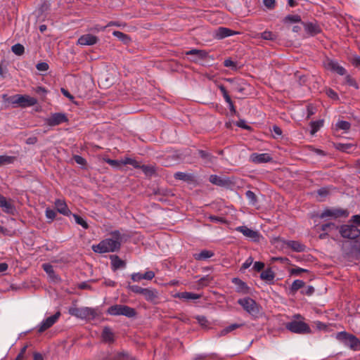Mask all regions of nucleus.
Returning a JSON list of instances; mask_svg holds the SVG:
<instances>
[{"mask_svg": "<svg viewBox=\"0 0 360 360\" xmlns=\"http://www.w3.org/2000/svg\"><path fill=\"white\" fill-rule=\"evenodd\" d=\"M238 32H234L229 28L226 27H219L215 33L216 38L220 39H223L224 37L231 36L236 34H238Z\"/></svg>", "mask_w": 360, "mask_h": 360, "instance_id": "nucleus-21", "label": "nucleus"}, {"mask_svg": "<svg viewBox=\"0 0 360 360\" xmlns=\"http://www.w3.org/2000/svg\"><path fill=\"white\" fill-rule=\"evenodd\" d=\"M113 238H107L100 242L96 245H93L92 249L95 252L105 253L115 252L120 248V234L119 231L112 233Z\"/></svg>", "mask_w": 360, "mask_h": 360, "instance_id": "nucleus-1", "label": "nucleus"}, {"mask_svg": "<svg viewBox=\"0 0 360 360\" xmlns=\"http://www.w3.org/2000/svg\"><path fill=\"white\" fill-rule=\"evenodd\" d=\"M6 101L11 104H17L21 108H26L33 106L37 103V100L28 95L16 94L13 96L9 97Z\"/></svg>", "mask_w": 360, "mask_h": 360, "instance_id": "nucleus-2", "label": "nucleus"}, {"mask_svg": "<svg viewBox=\"0 0 360 360\" xmlns=\"http://www.w3.org/2000/svg\"><path fill=\"white\" fill-rule=\"evenodd\" d=\"M39 71H46L49 69V65L46 63H39L36 66Z\"/></svg>", "mask_w": 360, "mask_h": 360, "instance_id": "nucleus-54", "label": "nucleus"}, {"mask_svg": "<svg viewBox=\"0 0 360 360\" xmlns=\"http://www.w3.org/2000/svg\"><path fill=\"white\" fill-rule=\"evenodd\" d=\"M274 273L271 269H267L262 272L260 277L262 280L266 281H271L274 278Z\"/></svg>", "mask_w": 360, "mask_h": 360, "instance_id": "nucleus-29", "label": "nucleus"}, {"mask_svg": "<svg viewBox=\"0 0 360 360\" xmlns=\"http://www.w3.org/2000/svg\"><path fill=\"white\" fill-rule=\"evenodd\" d=\"M174 297H178L184 300H196L200 297V295L189 292H178L176 293L174 295Z\"/></svg>", "mask_w": 360, "mask_h": 360, "instance_id": "nucleus-24", "label": "nucleus"}, {"mask_svg": "<svg viewBox=\"0 0 360 360\" xmlns=\"http://www.w3.org/2000/svg\"><path fill=\"white\" fill-rule=\"evenodd\" d=\"M174 177L177 179L183 180L185 181H191L193 179L192 175H191L189 174L184 173V172H176L174 174Z\"/></svg>", "mask_w": 360, "mask_h": 360, "instance_id": "nucleus-35", "label": "nucleus"}, {"mask_svg": "<svg viewBox=\"0 0 360 360\" xmlns=\"http://www.w3.org/2000/svg\"><path fill=\"white\" fill-rule=\"evenodd\" d=\"M196 319L198 320V322L203 327H207L208 325V321L206 319V317L203 316H198L196 317Z\"/></svg>", "mask_w": 360, "mask_h": 360, "instance_id": "nucleus-50", "label": "nucleus"}, {"mask_svg": "<svg viewBox=\"0 0 360 360\" xmlns=\"http://www.w3.org/2000/svg\"><path fill=\"white\" fill-rule=\"evenodd\" d=\"M11 51L16 56H22L25 53V47L21 44H16L11 47Z\"/></svg>", "mask_w": 360, "mask_h": 360, "instance_id": "nucleus-30", "label": "nucleus"}, {"mask_svg": "<svg viewBox=\"0 0 360 360\" xmlns=\"http://www.w3.org/2000/svg\"><path fill=\"white\" fill-rule=\"evenodd\" d=\"M56 214L55 211L51 209L47 208L46 210V217L51 220H53L56 218Z\"/></svg>", "mask_w": 360, "mask_h": 360, "instance_id": "nucleus-51", "label": "nucleus"}, {"mask_svg": "<svg viewBox=\"0 0 360 360\" xmlns=\"http://www.w3.org/2000/svg\"><path fill=\"white\" fill-rule=\"evenodd\" d=\"M143 277L146 280H152L155 277V273L152 271H146L143 274Z\"/></svg>", "mask_w": 360, "mask_h": 360, "instance_id": "nucleus-58", "label": "nucleus"}, {"mask_svg": "<svg viewBox=\"0 0 360 360\" xmlns=\"http://www.w3.org/2000/svg\"><path fill=\"white\" fill-rule=\"evenodd\" d=\"M323 124V120H320L310 123L311 129V134L314 135Z\"/></svg>", "mask_w": 360, "mask_h": 360, "instance_id": "nucleus-32", "label": "nucleus"}, {"mask_svg": "<svg viewBox=\"0 0 360 360\" xmlns=\"http://www.w3.org/2000/svg\"><path fill=\"white\" fill-rule=\"evenodd\" d=\"M253 262V259L252 257H249L243 264L242 268L244 269H248L250 266V265Z\"/></svg>", "mask_w": 360, "mask_h": 360, "instance_id": "nucleus-62", "label": "nucleus"}, {"mask_svg": "<svg viewBox=\"0 0 360 360\" xmlns=\"http://www.w3.org/2000/svg\"><path fill=\"white\" fill-rule=\"evenodd\" d=\"M316 108L312 105L307 107V118H309L312 115L315 113Z\"/></svg>", "mask_w": 360, "mask_h": 360, "instance_id": "nucleus-64", "label": "nucleus"}, {"mask_svg": "<svg viewBox=\"0 0 360 360\" xmlns=\"http://www.w3.org/2000/svg\"><path fill=\"white\" fill-rule=\"evenodd\" d=\"M186 55L194 56L195 58L192 59L193 61H197L198 59H205L208 57V53L205 50L192 49L186 52Z\"/></svg>", "mask_w": 360, "mask_h": 360, "instance_id": "nucleus-20", "label": "nucleus"}, {"mask_svg": "<svg viewBox=\"0 0 360 360\" xmlns=\"http://www.w3.org/2000/svg\"><path fill=\"white\" fill-rule=\"evenodd\" d=\"M236 230L242 233L245 236L254 240H257L259 238V234L257 231H253L245 226H238Z\"/></svg>", "mask_w": 360, "mask_h": 360, "instance_id": "nucleus-18", "label": "nucleus"}, {"mask_svg": "<svg viewBox=\"0 0 360 360\" xmlns=\"http://www.w3.org/2000/svg\"><path fill=\"white\" fill-rule=\"evenodd\" d=\"M129 354L124 352H119L115 355L113 360H128Z\"/></svg>", "mask_w": 360, "mask_h": 360, "instance_id": "nucleus-43", "label": "nucleus"}, {"mask_svg": "<svg viewBox=\"0 0 360 360\" xmlns=\"http://www.w3.org/2000/svg\"><path fill=\"white\" fill-rule=\"evenodd\" d=\"M232 282L237 286V290L238 292H243V293H247L248 292V287L246 284L242 281L240 279L238 278H234L232 280Z\"/></svg>", "mask_w": 360, "mask_h": 360, "instance_id": "nucleus-27", "label": "nucleus"}, {"mask_svg": "<svg viewBox=\"0 0 360 360\" xmlns=\"http://www.w3.org/2000/svg\"><path fill=\"white\" fill-rule=\"evenodd\" d=\"M340 233L344 238L356 239L360 234L359 229L354 225H343L340 229Z\"/></svg>", "mask_w": 360, "mask_h": 360, "instance_id": "nucleus-7", "label": "nucleus"}, {"mask_svg": "<svg viewBox=\"0 0 360 360\" xmlns=\"http://www.w3.org/2000/svg\"><path fill=\"white\" fill-rule=\"evenodd\" d=\"M236 125L239 127H242L245 129H250L251 127L245 124L244 120H240L237 122Z\"/></svg>", "mask_w": 360, "mask_h": 360, "instance_id": "nucleus-63", "label": "nucleus"}, {"mask_svg": "<svg viewBox=\"0 0 360 360\" xmlns=\"http://www.w3.org/2000/svg\"><path fill=\"white\" fill-rule=\"evenodd\" d=\"M264 267V264L263 262H256L254 264V269H255L257 271H261Z\"/></svg>", "mask_w": 360, "mask_h": 360, "instance_id": "nucleus-61", "label": "nucleus"}, {"mask_svg": "<svg viewBox=\"0 0 360 360\" xmlns=\"http://www.w3.org/2000/svg\"><path fill=\"white\" fill-rule=\"evenodd\" d=\"M304 282L301 280H295L291 285L290 290L292 292H295L299 289L303 288L304 286Z\"/></svg>", "mask_w": 360, "mask_h": 360, "instance_id": "nucleus-36", "label": "nucleus"}, {"mask_svg": "<svg viewBox=\"0 0 360 360\" xmlns=\"http://www.w3.org/2000/svg\"><path fill=\"white\" fill-rule=\"evenodd\" d=\"M213 255L214 253L212 251L203 250L200 252L195 254L193 257L197 260H204L210 258Z\"/></svg>", "mask_w": 360, "mask_h": 360, "instance_id": "nucleus-28", "label": "nucleus"}, {"mask_svg": "<svg viewBox=\"0 0 360 360\" xmlns=\"http://www.w3.org/2000/svg\"><path fill=\"white\" fill-rule=\"evenodd\" d=\"M103 340L105 342H112L114 341V334L111 329L108 327H105L102 332Z\"/></svg>", "mask_w": 360, "mask_h": 360, "instance_id": "nucleus-25", "label": "nucleus"}, {"mask_svg": "<svg viewBox=\"0 0 360 360\" xmlns=\"http://www.w3.org/2000/svg\"><path fill=\"white\" fill-rule=\"evenodd\" d=\"M69 313L79 319H93L96 316L95 309L90 307H72L69 309Z\"/></svg>", "mask_w": 360, "mask_h": 360, "instance_id": "nucleus-5", "label": "nucleus"}, {"mask_svg": "<svg viewBox=\"0 0 360 360\" xmlns=\"http://www.w3.org/2000/svg\"><path fill=\"white\" fill-rule=\"evenodd\" d=\"M285 22H301V18L298 15H289L285 18Z\"/></svg>", "mask_w": 360, "mask_h": 360, "instance_id": "nucleus-40", "label": "nucleus"}, {"mask_svg": "<svg viewBox=\"0 0 360 360\" xmlns=\"http://www.w3.org/2000/svg\"><path fill=\"white\" fill-rule=\"evenodd\" d=\"M107 312L112 316L123 315L129 318L134 317L136 314L134 309L122 304H115L111 306L108 309Z\"/></svg>", "mask_w": 360, "mask_h": 360, "instance_id": "nucleus-3", "label": "nucleus"}, {"mask_svg": "<svg viewBox=\"0 0 360 360\" xmlns=\"http://www.w3.org/2000/svg\"><path fill=\"white\" fill-rule=\"evenodd\" d=\"M131 279L135 282H139L142 279H144L143 277V274L139 273L133 274L131 275Z\"/></svg>", "mask_w": 360, "mask_h": 360, "instance_id": "nucleus-59", "label": "nucleus"}, {"mask_svg": "<svg viewBox=\"0 0 360 360\" xmlns=\"http://www.w3.org/2000/svg\"><path fill=\"white\" fill-rule=\"evenodd\" d=\"M98 41V39L97 37L91 34H86L84 35H82L77 40V44L81 46H92L94 44H96Z\"/></svg>", "mask_w": 360, "mask_h": 360, "instance_id": "nucleus-15", "label": "nucleus"}, {"mask_svg": "<svg viewBox=\"0 0 360 360\" xmlns=\"http://www.w3.org/2000/svg\"><path fill=\"white\" fill-rule=\"evenodd\" d=\"M74 217H75V219L76 221V222L81 225L82 227H84V229H87L88 228V224L84 220V219H82V217H80L78 215H76V214H74Z\"/></svg>", "mask_w": 360, "mask_h": 360, "instance_id": "nucleus-44", "label": "nucleus"}, {"mask_svg": "<svg viewBox=\"0 0 360 360\" xmlns=\"http://www.w3.org/2000/svg\"><path fill=\"white\" fill-rule=\"evenodd\" d=\"M210 181L216 185H220L221 184V180L217 175H211Z\"/></svg>", "mask_w": 360, "mask_h": 360, "instance_id": "nucleus-55", "label": "nucleus"}, {"mask_svg": "<svg viewBox=\"0 0 360 360\" xmlns=\"http://www.w3.org/2000/svg\"><path fill=\"white\" fill-rule=\"evenodd\" d=\"M348 215L349 212L346 210H343L341 208H332L325 210L320 214V217L322 219L326 217L337 219L339 217H347Z\"/></svg>", "mask_w": 360, "mask_h": 360, "instance_id": "nucleus-9", "label": "nucleus"}, {"mask_svg": "<svg viewBox=\"0 0 360 360\" xmlns=\"http://www.w3.org/2000/svg\"><path fill=\"white\" fill-rule=\"evenodd\" d=\"M250 160L256 164L266 163L272 161L271 156L268 153H252L250 156Z\"/></svg>", "mask_w": 360, "mask_h": 360, "instance_id": "nucleus-17", "label": "nucleus"}, {"mask_svg": "<svg viewBox=\"0 0 360 360\" xmlns=\"http://www.w3.org/2000/svg\"><path fill=\"white\" fill-rule=\"evenodd\" d=\"M343 249L349 257L359 258L360 257V238L346 242L343 244Z\"/></svg>", "mask_w": 360, "mask_h": 360, "instance_id": "nucleus-4", "label": "nucleus"}, {"mask_svg": "<svg viewBox=\"0 0 360 360\" xmlns=\"http://www.w3.org/2000/svg\"><path fill=\"white\" fill-rule=\"evenodd\" d=\"M0 207L3 209V210L8 213L13 212L14 210V207L11 202V201L7 200V199L0 194Z\"/></svg>", "mask_w": 360, "mask_h": 360, "instance_id": "nucleus-22", "label": "nucleus"}, {"mask_svg": "<svg viewBox=\"0 0 360 360\" xmlns=\"http://www.w3.org/2000/svg\"><path fill=\"white\" fill-rule=\"evenodd\" d=\"M74 160L77 164L81 165H85L86 162V160L79 155H75Z\"/></svg>", "mask_w": 360, "mask_h": 360, "instance_id": "nucleus-56", "label": "nucleus"}, {"mask_svg": "<svg viewBox=\"0 0 360 360\" xmlns=\"http://www.w3.org/2000/svg\"><path fill=\"white\" fill-rule=\"evenodd\" d=\"M112 264L117 269L124 266V262L117 255L111 256Z\"/></svg>", "mask_w": 360, "mask_h": 360, "instance_id": "nucleus-31", "label": "nucleus"}, {"mask_svg": "<svg viewBox=\"0 0 360 360\" xmlns=\"http://www.w3.org/2000/svg\"><path fill=\"white\" fill-rule=\"evenodd\" d=\"M238 303L249 314H257L259 311L255 301L250 297L240 299Z\"/></svg>", "mask_w": 360, "mask_h": 360, "instance_id": "nucleus-8", "label": "nucleus"}, {"mask_svg": "<svg viewBox=\"0 0 360 360\" xmlns=\"http://www.w3.org/2000/svg\"><path fill=\"white\" fill-rule=\"evenodd\" d=\"M261 37L264 40L274 41L276 39V35L271 32L265 31L261 34Z\"/></svg>", "mask_w": 360, "mask_h": 360, "instance_id": "nucleus-38", "label": "nucleus"}, {"mask_svg": "<svg viewBox=\"0 0 360 360\" xmlns=\"http://www.w3.org/2000/svg\"><path fill=\"white\" fill-rule=\"evenodd\" d=\"M286 328L292 333H309V326L302 321H292L286 324Z\"/></svg>", "mask_w": 360, "mask_h": 360, "instance_id": "nucleus-10", "label": "nucleus"}, {"mask_svg": "<svg viewBox=\"0 0 360 360\" xmlns=\"http://www.w3.org/2000/svg\"><path fill=\"white\" fill-rule=\"evenodd\" d=\"M246 196L252 202H255L257 200L255 194L251 191H248L246 192Z\"/></svg>", "mask_w": 360, "mask_h": 360, "instance_id": "nucleus-57", "label": "nucleus"}, {"mask_svg": "<svg viewBox=\"0 0 360 360\" xmlns=\"http://www.w3.org/2000/svg\"><path fill=\"white\" fill-rule=\"evenodd\" d=\"M210 280H211L210 278L208 276L203 277V278H200L198 281V286H199L198 288H203L204 286H206L207 285H208Z\"/></svg>", "mask_w": 360, "mask_h": 360, "instance_id": "nucleus-45", "label": "nucleus"}, {"mask_svg": "<svg viewBox=\"0 0 360 360\" xmlns=\"http://www.w3.org/2000/svg\"><path fill=\"white\" fill-rule=\"evenodd\" d=\"M305 31L310 35H315L320 32V29L318 25L311 22L303 23Z\"/></svg>", "mask_w": 360, "mask_h": 360, "instance_id": "nucleus-26", "label": "nucleus"}, {"mask_svg": "<svg viewBox=\"0 0 360 360\" xmlns=\"http://www.w3.org/2000/svg\"><path fill=\"white\" fill-rule=\"evenodd\" d=\"M314 292V288L311 285L307 286L305 289L302 290V293L308 296L311 295Z\"/></svg>", "mask_w": 360, "mask_h": 360, "instance_id": "nucleus-52", "label": "nucleus"}, {"mask_svg": "<svg viewBox=\"0 0 360 360\" xmlns=\"http://www.w3.org/2000/svg\"><path fill=\"white\" fill-rule=\"evenodd\" d=\"M68 120L66 116L62 113H54L45 120L49 126H56Z\"/></svg>", "mask_w": 360, "mask_h": 360, "instance_id": "nucleus-14", "label": "nucleus"}, {"mask_svg": "<svg viewBox=\"0 0 360 360\" xmlns=\"http://www.w3.org/2000/svg\"><path fill=\"white\" fill-rule=\"evenodd\" d=\"M142 295L146 301L153 304H156L160 297V293L154 288H144Z\"/></svg>", "mask_w": 360, "mask_h": 360, "instance_id": "nucleus-13", "label": "nucleus"}, {"mask_svg": "<svg viewBox=\"0 0 360 360\" xmlns=\"http://www.w3.org/2000/svg\"><path fill=\"white\" fill-rule=\"evenodd\" d=\"M340 335L345 340V344L353 350H360V340L352 335L347 333H341Z\"/></svg>", "mask_w": 360, "mask_h": 360, "instance_id": "nucleus-11", "label": "nucleus"}, {"mask_svg": "<svg viewBox=\"0 0 360 360\" xmlns=\"http://www.w3.org/2000/svg\"><path fill=\"white\" fill-rule=\"evenodd\" d=\"M54 205L56 209L59 213L65 216H68L70 214L71 212L68 209V205L64 200L57 199L56 200Z\"/></svg>", "mask_w": 360, "mask_h": 360, "instance_id": "nucleus-19", "label": "nucleus"}, {"mask_svg": "<svg viewBox=\"0 0 360 360\" xmlns=\"http://www.w3.org/2000/svg\"><path fill=\"white\" fill-rule=\"evenodd\" d=\"M219 89H220L221 91L222 92L226 101L228 103H231V99L230 96H229L225 87L224 86H220Z\"/></svg>", "mask_w": 360, "mask_h": 360, "instance_id": "nucleus-53", "label": "nucleus"}, {"mask_svg": "<svg viewBox=\"0 0 360 360\" xmlns=\"http://www.w3.org/2000/svg\"><path fill=\"white\" fill-rule=\"evenodd\" d=\"M60 316V313L58 311L54 315L48 317L46 320L41 322L39 326L38 332L42 333L51 328L57 321Z\"/></svg>", "mask_w": 360, "mask_h": 360, "instance_id": "nucleus-12", "label": "nucleus"}, {"mask_svg": "<svg viewBox=\"0 0 360 360\" xmlns=\"http://www.w3.org/2000/svg\"><path fill=\"white\" fill-rule=\"evenodd\" d=\"M307 270L302 268H296V269H292L290 270V274L293 275H299L302 272H306Z\"/></svg>", "mask_w": 360, "mask_h": 360, "instance_id": "nucleus-60", "label": "nucleus"}, {"mask_svg": "<svg viewBox=\"0 0 360 360\" xmlns=\"http://www.w3.org/2000/svg\"><path fill=\"white\" fill-rule=\"evenodd\" d=\"M129 288L132 292H135L136 294H140L141 295H142L143 292L144 290V288H143L141 287H139L138 285H130V286H129Z\"/></svg>", "mask_w": 360, "mask_h": 360, "instance_id": "nucleus-47", "label": "nucleus"}, {"mask_svg": "<svg viewBox=\"0 0 360 360\" xmlns=\"http://www.w3.org/2000/svg\"><path fill=\"white\" fill-rule=\"evenodd\" d=\"M324 67L328 70L336 72L340 75H344L346 73V70L344 68L339 65L337 62L328 58L324 62Z\"/></svg>", "mask_w": 360, "mask_h": 360, "instance_id": "nucleus-16", "label": "nucleus"}, {"mask_svg": "<svg viewBox=\"0 0 360 360\" xmlns=\"http://www.w3.org/2000/svg\"><path fill=\"white\" fill-rule=\"evenodd\" d=\"M354 146L350 143H338L336 145V148L342 151H347Z\"/></svg>", "mask_w": 360, "mask_h": 360, "instance_id": "nucleus-42", "label": "nucleus"}, {"mask_svg": "<svg viewBox=\"0 0 360 360\" xmlns=\"http://www.w3.org/2000/svg\"><path fill=\"white\" fill-rule=\"evenodd\" d=\"M326 95H327L329 98H332V99H334V100H338V98H339V97H338V96L337 93H336V92H335V91H334L333 90H332L331 89H327V90H326Z\"/></svg>", "mask_w": 360, "mask_h": 360, "instance_id": "nucleus-49", "label": "nucleus"}, {"mask_svg": "<svg viewBox=\"0 0 360 360\" xmlns=\"http://www.w3.org/2000/svg\"><path fill=\"white\" fill-rule=\"evenodd\" d=\"M42 267H43L44 270L46 271V273L48 274L50 279H51L53 281H60L59 276L55 274L53 268L51 264H44L42 265Z\"/></svg>", "mask_w": 360, "mask_h": 360, "instance_id": "nucleus-23", "label": "nucleus"}, {"mask_svg": "<svg viewBox=\"0 0 360 360\" xmlns=\"http://www.w3.org/2000/svg\"><path fill=\"white\" fill-rule=\"evenodd\" d=\"M274 243H279L282 248L286 247L292 249L295 252H303L305 250V245L296 240H285L281 238H276L274 239Z\"/></svg>", "mask_w": 360, "mask_h": 360, "instance_id": "nucleus-6", "label": "nucleus"}, {"mask_svg": "<svg viewBox=\"0 0 360 360\" xmlns=\"http://www.w3.org/2000/svg\"><path fill=\"white\" fill-rule=\"evenodd\" d=\"M264 5L268 8V9H273L276 6V1L275 0H263Z\"/></svg>", "mask_w": 360, "mask_h": 360, "instance_id": "nucleus-48", "label": "nucleus"}, {"mask_svg": "<svg viewBox=\"0 0 360 360\" xmlns=\"http://www.w3.org/2000/svg\"><path fill=\"white\" fill-rule=\"evenodd\" d=\"M112 34L117 38L124 41V43H129L131 41V38L128 35L124 34L122 32L114 31Z\"/></svg>", "mask_w": 360, "mask_h": 360, "instance_id": "nucleus-34", "label": "nucleus"}, {"mask_svg": "<svg viewBox=\"0 0 360 360\" xmlns=\"http://www.w3.org/2000/svg\"><path fill=\"white\" fill-rule=\"evenodd\" d=\"M146 175H150L155 172L153 167L142 165L140 167Z\"/></svg>", "mask_w": 360, "mask_h": 360, "instance_id": "nucleus-46", "label": "nucleus"}, {"mask_svg": "<svg viewBox=\"0 0 360 360\" xmlns=\"http://www.w3.org/2000/svg\"><path fill=\"white\" fill-rule=\"evenodd\" d=\"M350 127H351L350 123L347 122V121H343V120L339 121L336 124V128L338 129H342V130H344L345 131H349V129H350Z\"/></svg>", "mask_w": 360, "mask_h": 360, "instance_id": "nucleus-37", "label": "nucleus"}, {"mask_svg": "<svg viewBox=\"0 0 360 360\" xmlns=\"http://www.w3.org/2000/svg\"><path fill=\"white\" fill-rule=\"evenodd\" d=\"M131 165L135 168H139L141 167L139 162L130 158H124V159L122 160V165Z\"/></svg>", "mask_w": 360, "mask_h": 360, "instance_id": "nucleus-33", "label": "nucleus"}, {"mask_svg": "<svg viewBox=\"0 0 360 360\" xmlns=\"http://www.w3.org/2000/svg\"><path fill=\"white\" fill-rule=\"evenodd\" d=\"M105 161L108 163L110 165H111L113 167L115 168H120L122 166V160H111V159H105Z\"/></svg>", "mask_w": 360, "mask_h": 360, "instance_id": "nucleus-41", "label": "nucleus"}, {"mask_svg": "<svg viewBox=\"0 0 360 360\" xmlns=\"http://www.w3.org/2000/svg\"><path fill=\"white\" fill-rule=\"evenodd\" d=\"M240 326V325L239 324H237V323H233V324H231L229 326H227L226 328H224L221 332H220V335H226L227 333L233 331V330L239 328Z\"/></svg>", "mask_w": 360, "mask_h": 360, "instance_id": "nucleus-39", "label": "nucleus"}]
</instances>
